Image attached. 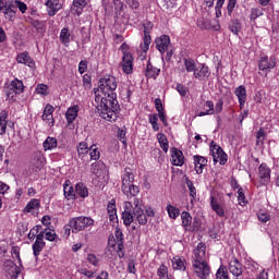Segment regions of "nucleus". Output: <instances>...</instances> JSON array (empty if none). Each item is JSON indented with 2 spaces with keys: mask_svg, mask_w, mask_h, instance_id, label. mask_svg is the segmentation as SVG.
Listing matches in <instances>:
<instances>
[{
  "mask_svg": "<svg viewBox=\"0 0 279 279\" xmlns=\"http://www.w3.org/2000/svg\"><path fill=\"white\" fill-rule=\"evenodd\" d=\"M10 114L3 110L0 112V136H3L8 130V118Z\"/></svg>",
  "mask_w": 279,
  "mask_h": 279,
  "instance_id": "bb28decb",
  "label": "nucleus"
},
{
  "mask_svg": "<svg viewBox=\"0 0 279 279\" xmlns=\"http://www.w3.org/2000/svg\"><path fill=\"white\" fill-rule=\"evenodd\" d=\"M207 258L206 244L198 243L194 250L192 267L195 276L199 279H206L210 276V266L208 265V262H206Z\"/></svg>",
  "mask_w": 279,
  "mask_h": 279,
  "instance_id": "7ed1b4c3",
  "label": "nucleus"
},
{
  "mask_svg": "<svg viewBox=\"0 0 279 279\" xmlns=\"http://www.w3.org/2000/svg\"><path fill=\"white\" fill-rule=\"evenodd\" d=\"M257 219L262 222V223H267V221H269V219H271V216H269L268 213H265L263 210H259L257 213Z\"/></svg>",
  "mask_w": 279,
  "mask_h": 279,
  "instance_id": "603ef678",
  "label": "nucleus"
},
{
  "mask_svg": "<svg viewBox=\"0 0 279 279\" xmlns=\"http://www.w3.org/2000/svg\"><path fill=\"white\" fill-rule=\"evenodd\" d=\"M58 147V140L56 137L48 136L44 142V149L47 151L49 149H56Z\"/></svg>",
  "mask_w": 279,
  "mask_h": 279,
  "instance_id": "e433bc0d",
  "label": "nucleus"
},
{
  "mask_svg": "<svg viewBox=\"0 0 279 279\" xmlns=\"http://www.w3.org/2000/svg\"><path fill=\"white\" fill-rule=\"evenodd\" d=\"M33 27L37 29V32H45V24L38 20H34L32 22Z\"/></svg>",
  "mask_w": 279,
  "mask_h": 279,
  "instance_id": "0e129e2a",
  "label": "nucleus"
},
{
  "mask_svg": "<svg viewBox=\"0 0 279 279\" xmlns=\"http://www.w3.org/2000/svg\"><path fill=\"white\" fill-rule=\"evenodd\" d=\"M229 29L232 32V34L239 35V32H241V22L239 20H232L229 24Z\"/></svg>",
  "mask_w": 279,
  "mask_h": 279,
  "instance_id": "37998d69",
  "label": "nucleus"
},
{
  "mask_svg": "<svg viewBox=\"0 0 279 279\" xmlns=\"http://www.w3.org/2000/svg\"><path fill=\"white\" fill-rule=\"evenodd\" d=\"M229 271L232 276H242L243 275V265L239 263V259L233 258L229 263Z\"/></svg>",
  "mask_w": 279,
  "mask_h": 279,
  "instance_id": "6ab92c4d",
  "label": "nucleus"
},
{
  "mask_svg": "<svg viewBox=\"0 0 279 279\" xmlns=\"http://www.w3.org/2000/svg\"><path fill=\"white\" fill-rule=\"evenodd\" d=\"M210 153L215 165H217V162H219V165H226L228 162V155L226 154V151H223V148H221V146L211 143Z\"/></svg>",
  "mask_w": 279,
  "mask_h": 279,
  "instance_id": "0eeeda50",
  "label": "nucleus"
},
{
  "mask_svg": "<svg viewBox=\"0 0 279 279\" xmlns=\"http://www.w3.org/2000/svg\"><path fill=\"white\" fill-rule=\"evenodd\" d=\"M15 8L22 12V14H25L27 12V4L25 2H22L21 0H15Z\"/></svg>",
  "mask_w": 279,
  "mask_h": 279,
  "instance_id": "680f3d73",
  "label": "nucleus"
},
{
  "mask_svg": "<svg viewBox=\"0 0 279 279\" xmlns=\"http://www.w3.org/2000/svg\"><path fill=\"white\" fill-rule=\"evenodd\" d=\"M78 272L81 274V276H84L85 278H95V271L88 270L86 268H81Z\"/></svg>",
  "mask_w": 279,
  "mask_h": 279,
  "instance_id": "bf43d9fd",
  "label": "nucleus"
},
{
  "mask_svg": "<svg viewBox=\"0 0 279 279\" xmlns=\"http://www.w3.org/2000/svg\"><path fill=\"white\" fill-rule=\"evenodd\" d=\"M118 138H119V141H121V143H123V145H126L125 130H123V129L118 130Z\"/></svg>",
  "mask_w": 279,
  "mask_h": 279,
  "instance_id": "774afa93",
  "label": "nucleus"
},
{
  "mask_svg": "<svg viewBox=\"0 0 279 279\" xmlns=\"http://www.w3.org/2000/svg\"><path fill=\"white\" fill-rule=\"evenodd\" d=\"M263 9L262 8H252L250 19L251 21H256V19H259V16H263Z\"/></svg>",
  "mask_w": 279,
  "mask_h": 279,
  "instance_id": "3c124183",
  "label": "nucleus"
},
{
  "mask_svg": "<svg viewBox=\"0 0 279 279\" xmlns=\"http://www.w3.org/2000/svg\"><path fill=\"white\" fill-rule=\"evenodd\" d=\"M194 160V169L198 175H202L204 173V167L208 165V159L204 156L195 155L193 157Z\"/></svg>",
  "mask_w": 279,
  "mask_h": 279,
  "instance_id": "ddd939ff",
  "label": "nucleus"
},
{
  "mask_svg": "<svg viewBox=\"0 0 279 279\" xmlns=\"http://www.w3.org/2000/svg\"><path fill=\"white\" fill-rule=\"evenodd\" d=\"M122 184H121V191L128 199H132V197H136L138 193H141V190L137 185H134V174L130 168L124 169V173L121 177Z\"/></svg>",
  "mask_w": 279,
  "mask_h": 279,
  "instance_id": "20e7f679",
  "label": "nucleus"
},
{
  "mask_svg": "<svg viewBox=\"0 0 279 279\" xmlns=\"http://www.w3.org/2000/svg\"><path fill=\"white\" fill-rule=\"evenodd\" d=\"M90 148H88V144L86 142H81L77 145V156L81 158V160H86L88 158V151Z\"/></svg>",
  "mask_w": 279,
  "mask_h": 279,
  "instance_id": "cd10ccee",
  "label": "nucleus"
},
{
  "mask_svg": "<svg viewBox=\"0 0 279 279\" xmlns=\"http://www.w3.org/2000/svg\"><path fill=\"white\" fill-rule=\"evenodd\" d=\"M171 263L172 269L178 271H186V258L177 255L171 259Z\"/></svg>",
  "mask_w": 279,
  "mask_h": 279,
  "instance_id": "412c9836",
  "label": "nucleus"
},
{
  "mask_svg": "<svg viewBox=\"0 0 279 279\" xmlns=\"http://www.w3.org/2000/svg\"><path fill=\"white\" fill-rule=\"evenodd\" d=\"M10 92L7 93V98L8 99H14V94L15 95H21L25 90V85H23V81L19 78H14L10 85H9Z\"/></svg>",
  "mask_w": 279,
  "mask_h": 279,
  "instance_id": "6e6552de",
  "label": "nucleus"
},
{
  "mask_svg": "<svg viewBox=\"0 0 279 279\" xmlns=\"http://www.w3.org/2000/svg\"><path fill=\"white\" fill-rule=\"evenodd\" d=\"M86 5H87L86 0H73L72 7H71L72 14H76V16H81Z\"/></svg>",
  "mask_w": 279,
  "mask_h": 279,
  "instance_id": "4be33fe9",
  "label": "nucleus"
},
{
  "mask_svg": "<svg viewBox=\"0 0 279 279\" xmlns=\"http://www.w3.org/2000/svg\"><path fill=\"white\" fill-rule=\"evenodd\" d=\"M92 173L97 178H101V175H104V165L94 163L92 166Z\"/></svg>",
  "mask_w": 279,
  "mask_h": 279,
  "instance_id": "8fccbe9b",
  "label": "nucleus"
},
{
  "mask_svg": "<svg viewBox=\"0 0 279 279\" xmlns=\"http://www.w3.org/2000/svg\"><path fill=\"white\" fill-rule=\"evenodd\" d=\"M87 260L90 265H94V267H99V257L95 254H88L87 255Z\"/></svg>",
  "mask_w": 279,
  "mask_h": 279,
  "instance_id": "6e6d98bb",
  "label": "nucleus"
},
{
  "mask_svg": "<svg viewBox=\"0 0 279 279\" xmlns=\"http://www.w3.org/2000/svg\"><path fill=\"white\" fill-rule=\"evenodd\" d=\"M216 278L217 279H230V276L228 274V268L226 266H220L216 272Z\"/></svg>",
  "mask_w": 279,
  "mask_h": 279,
  "instance_id": "49530a36",
  "label": "nucleus"
},
{
  "mask_svg": "<svg viewBox=\"0 0 279 279\" xmlns=\"http://www.w3.org/2000/svg\"><path fill=\"white\" fill-rule=\"evenodd\" d=\"M141 0H126V3L130 8H132V10H138L140 5H141Z\"/></svg>",
  "mask_w": 279,
  "mask_h": 279,
  "instance_id": "338daca9",
  "label": "nucleus"
},
{
  "mask_svg": "<svg viewBox=\"0 0 279 279\" xmlns=\"http://www.w3.org/2000/svg\"><path fill=\"white\" fill-rule=\"evenodd\" d=\"M191 228L190 232H197L202 228V220L199 218H194Z\"/></svg>",
  "mask_w": 279,
  "mask_h": 279,
  "instance_id": "4d7b16f0",
  "label": "nucleus"
},
{
  "mask_svg": "<svg viewBox=\"0 0 279 279\" xmlns=\"http://www.w3.org/2000/svg\"><path fill=\"white\" fill-rule=\"evenodd\" d=\"M63 193L66 199H75V190L73 189V185L71 184L70 180H66L63 184Z\"/></svg>",
  "mask_w": 279,
  "mask_h": 279,
  "instance_id": "c85d7f7f",
  "label": "nucleus"
},
{
  "mask_svg": "<svg viewBox=\"0 0 279 279\" xmlns=\"http://www.w3.org/2000/svg\"><path fill=\"white\" fill-rule=\"evenodd\" d=\"M195 80H205V77H210V70H208V66L203 64L199 71L196 70L194 72Z\"/></svg>",
  "mask_w": 279,
  "mask_h": 279,
  "instance_id": "2f4dec72",
  "label": "nucleus"
},
{
  "mask_svg": "<svg viewBox=\"0 0 279 279\" xmlns=\"http://www.w3.org/2000/svg\"><path fill=\"white\" fill-rule=\"evenodd\" d=\"M75 195H78V197H88V187L84 185V183H77L75 185Z\"/></svg>",
  "mask_w": 279,
  "mask_h": 279,
  "instance_id": "c9c22d12",
  "label": "nucleus"
},
{
  "mask_svg": "<svg viewBox=\"0 0 279 279\" xmlns=\"http://www.w3.org/2000/svg\"><path fill=\"white\" fill-rule=\"evenodd\" d=\"M38 210H40V199L32 198L26 204L23 211L29 215H38Z\"/></svg>",
  "mask_w": 279,
  "mask_h": 279,
  "instance_id": "2eb2a0df",
  "label": "nucleus"
},
{
  "mask_svg": "<svg viewBox=\"0 0 279 279\" xmlns=\"http://www.w3.org/2000/svg\"><path fill=\"white\" fill-rule=\"evenodd\" d=\"M210 205L213 210L218 215V217H226V210L221 205H219V202L215 199V197L211 196Z\"/></svg>",
  "mask_w": 279,
  "mask_h": 279,
  "instance_id": "473e14b6",
  "label": "nucleus"
},
{
  "mask_svg": "<svg viewBox=\"0 0 279 279\" xmlns=\"http://www.w3.org/2000/svg\"><path fill=\"white\" fill-rule=\"evenodd\" d=\"M157 141H158L162 151H165V154H167V151H169V140H167V135H165L163 133L157 134Z\"/></svg>",
  "mask_w": 279,
  "mask_h": 279,
  "instance_id": "72a5a7b5",
  "label": "nucleus"
},
{
  "mask_svg": "<svg viewBox=\"0 0 279 279\" xmlns=\"http://www.w3.org/2000/svg\"><path fill=\"white\" fill-rule=\"evenodd\" d=\"M183 62L185 71L187 73H193V75H195V72L197 71V63L191 58H184Z\"/></svg>",
  "mask_w": 279,
  "mask_h": 279,
  "instance_id": "7c9ffc66",
  "label": "nucleus"
},
{
  "mask_svg": "<svg viewBox=\"0 0 279 279\" xmlns=\"http://www.w3.org/2000/svg\"><path fill=\"white\" fill-rule=\"evenodd\" d=\"M45 5L47 8L48 16H56V14L62 10L64 2H62V0H47Z\"/></svg>",
  "mask_w": 279,
  "mask_h": 279,
  "instance_id": "1a4fd4ad",
  "label": "nucleus"
},
{
  "mask_svg": "<svg viewBox=\"0 0 279 279\" xmlns=\"http://www.w3.org/2000/svg\"><path fill=\"white\" fill-rule=\"evenodd\" d=\"M234 95L238 97L240 110H243V108H245V101H247V90L245 89V86L240 85L236 87Z\"/></svg>",
  "mask_w": 279,
  "mask_h": 279,
  "instance_id": "dca6fc26",
  "label": "nucleus"
},
{
  "mask_svg": "<svg viewBox=\"0 0 279 279\" xmlns=\"http://www.w3.org/2000/svg\"><path fill=\"white\" fill-rule=\"evenodd\" d=\"M149 45H151V35H144L143 43L141 44V49L144 53L149 51Z\"/></svg>",
  "mask_w": 279,
  "mask_h": 279,
  "instance_id": "a18cd8bd",
  "label": "nucleus"
},
{
  "mask_svg": "<svg viewBox=\"0 0 279 279\" xmlns=\"http://www.w3.org/2000/svg\"><path fill=\"white\" fill-rule=\"evenodd\" d=\"M147 217H156V211L151 207L145 209L143 199L135 197L133 204L130 201L123 203L122 220L126 228L132 226L134 219L140 226H147Z\"/></svg>",
  "mask_w": 279,
  "mask_h": 279,
  "instance_id": "f03ea898",
  "label": "nucleus"
},
{
  "mask_svg": "<svg viewBox=\"0 0 279 279\" xmlns=\"http://www.w3.org/2000/svg\"><path fill=\"white\" fill-rule=\"evenodd\" d=\"M171 162L174 167H182L184 165V154L182 150L175 147L171 149Z\"/></svg>",
  "mask_w": 279,
  "mask_h": 279,
  "instance_id": "4468645a",
  "label": "nucleus"
},
{
  "mask_svg": "<svg viewBox=\"0 0 279 279\" xmlns=\"http://www.w3.org/2000/svg\"><path fill=\"white\" fill-rule=\"evenodd\" d=\"M107 213L109 217V221L111 223H117L119 221V216H117V201L111 199L107 205Z\"/></svg>",
  "mask_w": 279,
  "mask_h": 279,
  "instance_id": "f3484780",
  "label": "nucleus"
},
{
  "mask_svg": "<svg viewBox=\"0 0 279 279\" xmlns=\"http://www.w3.org/2000/svg\"><path fill=\"white\" fill-rule=\"evenodd\" d=\"M35 90L37 95H40L41 97H47V95H49V86L46 84H38Z\"/></svg>",
  "mask_w": 279,
  "mask_h": 279,
  "instance_id": "c03bdc74",
  "label": "nucleus"
},
{
  "mask_svg": "<svg viewBox=\"0 0 279 279\" xmlns=\"http://www.w3.org/2000/svg\"><path fill=\"white\" fill-rule=\"evenodd\" d=\"M238 202L240 206H245L247 201L245 199V193H243V187L238 190Z\"/></svg>",
  "mask_w": 279,
  "mask_h": 279,
  "instance_id": "5fc2aeb1",
  "label": "nucleus"
},
{
  "mask_svg": "<svg viewBox=\"0 0 279 279\" xmlns=\"http://www.w3.org/2000/svg\"><path fill=\"white\" fill-rule=\"evenodd\" d=\"M276 68V58L275 57H260L258 62L259 71H271V69Z\"/></svg>",
  "mask_w": 279,
  "mask_h": 279,
  "instance_id": "9b49d317",
  "label": "nucleus"
},
{
  "mask_svg": "<svg viewBox=\"0 0 279 279\" xmlns=\"http://www.w3.org/2000/svg\"><path fill=\"white\" fill-rule=\"evenodd\" d=\"M222 110H223V100H218V101L216 102L215 108H214V114H215V113H216V114H219V113L222 112Z\"/></svg>",
  "mask_w": 279,
  "mask_h": 279,
  "instance_id": "69168bd1",
  "label": "nucleus"
},
{
  "mask_svg": "<svg viewBox=\"0 0 279 279\" xmlns=\"http://www.w3.org/2000/svg\"><path fill=\"white\" fill-rule=\"evenodd\" d=\"M80 112V106L74 105L72 107H69L66 112H65V119L69 123V125H71V123H73L75 121V119H77V114Z\"/></svg>",
  "mask_w": 279,
  "mask_h": 279,
  "instance_id": "5701e85b",
  "label": "nucleus"
},
{
  "mask_svg": "<svg viewBox=\"0 0 279 279\" xmlns=\"http://www.w3.org/2000/svg\"><path fill=\"white\" fill-rule=\"evenodd\" d=\"M39 234L43 235V240L46 239V241H56V231L51 229H46L45 231H40Z\"/></svg>",
  "mask_w": 279,
  "mask_h": 279,
  "instance_id": "79ce46f5",
  "label": "nucleus"
},
{
  "mask_svg": "<svg viewBox=\"0 0 279 279\" xmlns=\"http://www.w3.org/2000/svg\"><path fill=\"white\" fill-rule=\"evenodd\" d=\"M83 86L84 88H90V86H93V78L90 77V75L85 74L83 76Z\"/></svg>",
  "mask_w": 279,
  "mask_h": 279,
  "instance_id": "e2e57ef3",
  "label": "nucleus"
},
{
  "mask_svg": "<svg viewBox=\"0 0 279 279\" xmlns=\"http://www.w3.org/2000/svg\"><path fill=\"white\" fill-rule=\"evenodd\" d=\"M59 38L64 47H69L71 45V31L66 27L62 28Z\"/></svg>",
  "mask_w": 279,
  "mask_h": 279,
  "instance_id": "c756f323",
  "label": "nucleus"
},
{
  "mask_svg": "<svg viewBox=\"0 0 279 279\" xmlns=\"http://www.w3.org/2000/svg\"><path fill=\"white\" fill-rule=\"evenodd\" d=\"M158 75H160V69L154 66L151 63L148 62L146 66V77H153L154 80H156Z\"/></svg>",
  "mask_w": 279,
  "mask_h": 279,
  "instance_id": "f704fd0d",
  "label": "nucleus"
},
{
  "mask_svg": "<svg viewBox=\"0 0 279 279\" xmlns=\"http://www.w3.org/2000/svg\"><path fill=\"white\" fill-rule=\"evenodd\" d=\"M86 71H88V61L82 60L78 63V73H81V75H84V73H86Z\"/></svg>",
  "mask_w": 279,
  "mask_h": 279,
  "instance_id": "13d9d810",
  "label": "nucleus"
},
{
  "mask_svg": "<svg viewBox=\"0 0 279 279\" xmlns=\"http://www.w3.org/2000/svg\"><path fill=\"white\" fill-rule=\"evenodd\" d=\"M258 180L259 184H269L271 180V170L265 163H262L258 168Z\"/></svg>",
  "mask_w": 279,
  "mask_h": 279,
  "instance_id": "9d476101",
  "label": "nucleus"
},
{
  "mask_svg": "<svg viewBox=\"0 0 279 279\" xmlns=\"http://www.w3.org/2000/svg\"><path fill=\"white\" fill-rule=\"evenodd\" d=\"M88 151H89L90 160H99V158H101V153H99V148H97L96 144H93L89 147Z\"/></svg>",
  "mask_w": 279,
  "mask_h": 279,
  "instance_id": "ea45409f",
  "label": "nucleus"
},
{
  "mask_svg": "<svg viewBox=\"0 0 279 279\" xmlns=\"http://www.w3.org/2000/svg\"><path fill=\"white\" fill-rule=\"evenodd\" d=\"M44 234H38L36 241L33 244L34 256H40V252L45 248V240H43Z\"/></svg>",
  "mask_w": 279,
  "mask_h": 279,
  "instance_id": "b1692460",
  "label": "nucleus"
},
{
  "mask_svg": "<svg viewBox=\"0 0 279 279\" xmlns=\"http://www.w3.org/2000/svg\"><path fill=\"white\" fill-rule=\"evenodd\" d=\"M156 48L160 53H166L168 51L169 46L171 45V38L168 35H163L155 40Z\"/></svg>",
  "mask_w": 279,
  "mask_h": 279,
  "instance_id": "f8f14e48",
  "label": "nucleus"
},
{
  "mask_svg": "<svg viewBox=\"0 0 279 279\" xmlns=\"http://www.w3.org/2000/svg\"><path fill=\"white\" fill-rule=\"evenodd\" d=\"M16 62L19 64H25L26 66H34V61L27 51L19 53L16 57Z\"/></svg>",
  "mask_w": 279,
  "mask_h": 279,
  "instance_id": "393cba45",
  "label": "nucleus"
},
{
  "mask_svg": "<svg viewBox=\"0 0 279 279\" xmlns=\"http://www.w3.org/2000/svg\"><path fill=\"white\" fill-rule=\"evenodd\" d=\"M134 59L132 58V54H125L122 57V71L126 73V75H130L134 69Z\"/></svg>",
  "mask_w": 279,
  "mask_h": 279,
  "instance_id": "a211bd4d",
  "label": "nucleus"
},
{
  "mask_svg": "<svg viewBox=\"0 0 279 279\" xmlns=\"http://www.w3.org/2000/svg\"><path fill=\"white\" fill-rule=\"evenodd\" d=\"M234 8H236V0H228L227 12L229 16H232Z\"/></svg>",
  "mask_w": 279,
  "mask_h": 279,
  "instance_id": "052dcab7",
  "label": "nucleus"
},
{
  "mask_svg": "<svg viewBox=\"0 0 279 279\" xmlns=\"http://www.w3.org/2000/svg\"><path fill=\"white\" fill-rule=\"evenodd\" d=\"M185 183L190 191V195L192 196V199H195V197H197V190L195 189L193 181H191L189 178H186Z\"/></svg>",
  "mask_w": 279,
  "mask_h": 279,
  "instance_id": "09e8293b",
  "label": "nucleus"
},
{
  "mask_svg": "<svg viewBox=\"0 0 279 279\" xmlns=\"http://www.w3.org/2000/svg\"><path fill=\"white\" fill-rule=\"evenodd\" d=\"M117 77L105 76L99 80L98 93L95 92L97 112L105 121H116L119 112V101H117Z\"/></svg>",
  "mask_w": 279,
  "mask_h": 279,
  "instance_id": "f257e3e1",
  "label": "nucleus"
},
{
  "mask_svg": "<svg viewBox=\"0 0 279 279\" xmlns=\"http://www.w3.org/2000/svg\"><path fill=\"white\" fill-rule=\"evenodd\" d=\"M40 230H43L41 226H35L31 229L29 233H28V239L34 240L36 239V236H38L40 233Z\"/></svg>",
  "mask_w": 279,
  "mask_h": 279,
  "instance_id": "864d4df0",
  "label": "nucleus"
},
{
  "mask_svg": "<svg viewBox=\"0 0 279 279\" xmlns=\"http://www.w3.org/2000/svg\"><path fill=\"white\" fill-rule=\"evenodd\" d=\"M181 219H182V226L184 230L187 232H191V227L193 225V217H191V214L189 211H182L181 213Z\"/></svg>",
  "mask_w": 279,
  "mask_h": 279,
  "instance_id": "a878e982",
  "label": "nucleus"
},
{
  "mask_svg": "<svg viewBox=\"0 0 279 279\" xmlns=\"http://www.w3.org/2000/svg\"><path fill=\"white\" fill-rule=\"evenodd\" d=\"M157 276L159 279H169V268L165 264L160 265L157 270Z\"/></svg>",
  "mask_w": 279,
  "mask_h": 279,
  "instance_id": "a19ab883",
  "label": "nucleus"
},
{
  "mask_svg": "<svg viewBox=\"0 0 279 279\" xmlns=\"http://www.w3.org/2000/svg\"><path fill=\"white\" fill-rule=\"evenodd\" d=\"M54 108L48 104L46 105L45 109H44V113L41 116L43 121H47V123H49L50 126H53L54 121H53V112H54Z\"/></svg>",
  "mask_w": 279,
  "mask_h": 279,
  "instance_id": "aec40b11",
  "label": "nucleus"
},
{
  "mask_svg": "<svg viewBox=\"0 0 279 279\" xmlns=\"http://www.w3.org/2000/svg\"><path fill=\"white\" fill-rule=\"evenodd\" d=\"M265 130L259 129V131L256 134V145L257 147H263L265 145Z\"/></svg>",
  "mask_w": 279,
  "mask_h": 279,
  "instance_id": "de8ad7c7",
  "label": "nucleus"
},
{
  "mask_svg": "<svg viewBox=\"0 0 279 279\" xmlns=\"http://www.w3.org/2000/svg\"><path fill=\"white\" fill-rule=\"evenodd\" d=\"M205 108H208L206 111H201L198 113V117H206L209 114H215V104L213 102V100H207L205 102Z\"/></svg>",
  "mask_w": 279,
  "mask_h": 279,
  "instance_id": "4c0bfd02",
  "label": "nucleus"
},
{
  "mask_svg": "<svg viewBox=\"0 0 279 279\" xmlns=\"http://www.w3.org/2000/svg\"><path fill=\"white\" fill-rule=\"evenodd\" d=\"M114 234L118 243L117 245H109L106 254L108 258H114L116 254L119 256V258H123V256H125V251H123V232L121 229H116Z\"/></svg>",
  "mask_w": 279,
  "mask_h": 279,
  "instance_id": "423d86ee",
  "label": "nucleus"
},
{
  "mask_svg": "<svg viewBox=\"0 0 279 279\" xmlns=\"http://www.w3.org/2000/svg\"><path fill=\"white\" fill-rule=\"evenodd\" d=\"M166 210H167L170 219H178L180 217V209H178L177 207H174L171 204L167 205Z\"/></svg>",
  "mask_w": 279,
  "mask_h": 279,
  "instance_id": "58836bf2",
  "label": "nucleus"
},
{
  "mask_svg": "<svg viewBox=\"0 0 279 279\" xmlns=\"http://www.w3.org/2000/svg\"><path fill=\"white\" fill-rule=\"evenodd\" d=\"M69 226L73 234H77V232H84V230H88V228H93V226H95V220L90 217L78 216V217L71 218L69 221Z\"/></svg>",
  "mask_w": 279,
  "mask_h": 279,
  "instance_id": "39448f33",
  "label": "nucleus"
}]
</instances>
